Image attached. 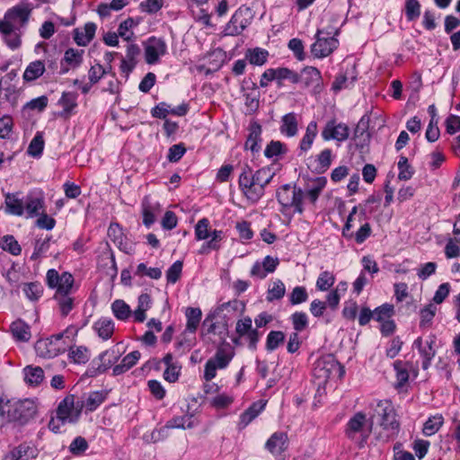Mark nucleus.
<instances>
[{
	"instance_id": "5fc2aeb1",
	"label": "nucleus",
	"mask_w": 460,
	"mask_h": 460,
	"mask_svg": "<svg viewBox=\"0 0 460 460\" xmlns=\"http://www.w3.org/2000/svg\"><path fill=\"white\" fill-rule=\"evenodd\" d=\"M54 299L57 301L61 316L66 317L74 308V298L69 295L54 296Z\"/></svg>"
},
{
	"instance_id": "f8f14e48",
	"label": "nucleus",
	"mask_w": 460,
	"mask_h": 460,
	"mask_svg": "<svg viewBox=\"0 0 460 460\" xmlns=\"http://www.w3.org/2000/svg\"><path fill=\"white\" fill-rule=\"evenodd\" d=\"M304 87H313L314 93H318L323 89V77L321 72L314 66H305L297 73V84Z\"/></svg>"
},
{
	"instance_id": "a18cd8bd",
	"label": "nucleus",
	"mask_w": 460,
	"mask_h": 460,
	"mask_svg": "<svg viewBox=\"0 0 460 460\" xmlns=\"http://www.w3.org/2000/svg\"><path fill=\"white\" fill-rule=\"evenodd\" d=\"M43 286L38 281L25 283L22 287L23 293L31 301L39 300L43 294Z\"/></svg>"
},
{
	"instance_id": "9d476101",
	"label": "nucleus",
	"mask_w": 460,
	"mask_h": 460,
	"mask_svg": "<svg viewBox=\"0 0 460 460\" xmlns=\"http://www.w3.org/2000/svg\"><path fill=\"white\" fill-rule=\"evenodd\" d=\"M252 11L244 5L240 6L226 23L224 32L227 36L240 35L252 22Z\"/></svg>"
},
{
	"instance_id": "412c9836",
	"label": "nucleus",
	"mask_w": 460,
	"mask_h": 460,
	"mask_svg": "<svg viewBox=\"0 0 460 460\" xmlns=\"http://www.w3.org/2000/svg\"><path fill=\"white\" fill-rule=\"evenodd\" d=\"M97 26L94 22H86L84 28H75L73 31L75 42L81 47L87 46L95 36Z\"/></svg>"
},
{
	"instance_id": "37998d69",
	"label": "nucleus",
	"mask_w": 460,
	"mask_h": 460,
	"mask_svg": "<svg viewBox=\"0 0 460 460\" xmlns=\"http://www.w3.org/2000/svg\"><path fill=\"white\" fill-rule=\"evenodd\" d=\"M444 423V418L440 414L429 417L424 423L422 432L425 436L429 437L439 430Z\"/></svg>"
},
{
	"instance_id": "774afa93",
	"label": "nucleus",
	"mask_w": 460,
	"mask_h": 460,
	"mask_svg": "<svg viewBox=\"0 0 460 460\" xmlns=\"http://www.w3.org/2000/svg\"><path fill=\"white\" fill-rule=\"evenodd\" d=\"M186 147L183 143H179L170 146L167 154V160L170 163L179 162L186 153Z\"/></svg>"
},
{
	"instance_id": "423d86ee",
	"label": "nucleus",
	"mask_w": 460,
	"mask_h": 460,
	"mask_svg": "<svg viewBox=\"0 0 460 460\" xmlns=\"http://www.w3.org/2000/svg\"><path fill=\"white\" fill-rule=\"evenodd\" d=\"M367 415L362 411L356 412L347 422L344 429L346 437L358 444L362 448L367 444V438L371 432L372 423L368 429H366Z\"/></svg>"
},
{
	"instance_id": "c756f323",
	"label": "nucleus",
	"mask_w": 460,
	"mask_h": 460,
	"mask_svg": "<svg viewBox=\"0 0 460 460\" xmlns=\"http://www.w3.org/2000/svg\"><path fill=\"white\" fill-rule=\"evenodd\" d=\"M93 328L101 339L107 341L114 332V323L109 317H101L93 323Z\"/></svg>"
},
{
	"instance_id": "cd10ccee",
	"label": "nucleus",
	"mask_w": 460,
	"mask_h": 460,
	"mask_svg": "<svg viewBox=\"0 0 460 460\" xmlns=\"http://www.w3.org/2000/svg\"><path fill=\"white\" fill-rule=\"evenodd\" d=\"M140 357L141 354L138 350L128 353L122 358L119 364L113 367L112 375L117 376L126 373L137 363Z\"/></svg>"
},
{
	"instance_id": "79ce46f5",
	"label": "nucleus",
	"mask_w": 460,
	"mask_h": 460,
	"mask_svg": "<svg viewBox=\"0 0 460 460\" xmlns=\"http://www.w3.org/2000/svg\"><path fill=\"white\" fill-rule=\"evenodd\" d=\"M437 312V306L429 303L420 311V328L427 329L432 325L433 318Z\"/></svg>"
},
{
	"instance_id": "09e8293b",
	"label": "nucleus",
	"mask_w": 460,
	"mask_h": 460,
	"mask_svg": "<svg viewBox=\"0 0 460 460\" xmlns=\"http://www.w3.org/2000/svg\"><path fill=\"white\" fill-rule=\"evenodd\" d=\"M234 357L233 352H228L223 348H219L213 358H209L219 369L226 368Z\"/></svg>"
},
{
	"instance_id": "72a5a7b5",
	"label": "nucleus",
	"mask_w": 460,
	"mask_h": 460,
	"mask_svg": "<svg viewBox=\"0 0 460 460\" xmlns=\"http://www.w3.org/2000/svg\"><path fill=\"white\" fill-rule=\"evenodd\" d=\"M45 63L41 60L31 62L25 68L22 78L25 82H32L40 78L45 72Z\"/></svg>"
},
{
	"instance_id": "6ab92c4d",
	"label": "nucleus",
	"mask_w": 460,
	"mask_h": 460,
	"mask_svg": "<svg viewBox=\"0 0 460 460\" xmlns=\"http://www.w3.org/2000/svg\"><path fill=\"white\" fill-rule=\"evenodd\" d=\"M327 184V179L324 176H318L308 181L305 191V199L312 205H315L322 191Z\"/></svg>"
},
{
	"instance_id": "a211bd4d",
	"label": "nucleus",
	"mask_w": 460,
	"mask_h": 460,
	"mask_svg": "<svg viewBox=\"0 0 460 460\" xmlns=\"http://www.w3.org/2000/svg\"><path fill=\"white\" fill-rule=\"evenodd\" d=\"M37 447L31 443L24 442L13 447L4 456V460H30L37 457Z\"/></svg>"
},
{
	"instance_id": "2eb2a0df",
	"label": "nucleus",
	"mask_w": 460,
	"mask_h": 460,
	"mask_svg": "<svg viewBox=\"0 0 460 460\" xmlns=\"http://www.w3.org/2000/svg\"><path fill=\"white\" fill-rule=\"evenodd\" d=\"M248 131L249 134L244 143V149L250 150L253 155L258 154L261 149L262 128L258 121L252 120L248 127Z\"/></svg>"
},
{
	"instance_id": "69168bd1",
	"label": "nucleus",
	"mask_w": 460,
	"mask_h": 460,
	"mask_svg": "<svg viewBox=\"0 0 460 460\" xmlns=\"http://www.w3.org/2000/svg\"><path fill=\"white\" fill-rule=\"evenodd\" d=\"M135 275L143 277L147 276L152 279H159L162 277V270L160 268H147L144 262L137 266Z\"/></svg>"
},
{
	"instance_id": "338daca9",
	"label": "nucleus",
	"mask_w": 460,
	"mask_h": 460,
	"mask_svg": "<svg viewBox=\"0 0 460 460\" xmlns=\"http://www.w3.org/2000/svg\"><path fill=\"white\" fill-rule=\"evenodd\" d=\"M323 363L324 365H329L330 368H326V375L325 377H330L331 371H335V373L338 375V377L341 378L345 374V368L344 367L338 362L333 356L329 355L326 358L323 359Z\"/></svg>"
},
{
	"instance_id": "58836bf2",
	"label": "nucleus",
	"mask_w": 460,
	"mask_h": 460,
	"mask_svg": "<svg viewBox=\"0 0 460 460\" xmlns=\"http://www.w3.org/2000/svg\"><path fill=\"white\" fill-rule=\"evenodd\" d=\"M274 81H276L278 87L283 86V81L288 80L292 84H297V73L288 67L273 68Z\"/></svg>"
},
{
	"instance_id": "6e6d98bb",
	"label": "nucleus",
	"mask_w": 460,
	"mask_h": 460,
	"mask_svg": "<svg viewBox=\"0 0 460 460\" xmlns=\"http://www.w3.org/2000/svg\"><path fill=\"white\" fill-rule=\"evenodd\" d=\"M308 300V293L304 286L295 287L288 296V301L292 305L305 303Z\"/></svg>"
},
{
	"instance_id": "39448f33",
	"label": "nucleus",
	"mask_w": 460,
	"mask_h": 460,
	"mask_svg": "<svg viewBox=\"0 0 460 460\" xmlns=\"http://www.w3.org/2000/svg\"><path fill=\"white\" fill-rule=\"evenodd\" d=\"M276 199L283 208H294V212L303 214L305 191L296 184L286 183L276 191Z\"/></svg>"
},
{
	"instance_id": "c03bdc74",
	"label": "nucleus",
	"mask_w": 460,
	"mask_h": 460,
	"mask_svg": "<svg viewBox=\"0 0 460 460\" xmlns=\"http://www.w3.org/2000/svg\"><path fill=\"white\" fill-rule=\"evenodd\" d=\"M285 341V333L281 331H270L266 339L265 349L271 352L277 349Z\"/></svg>"
},
{
	"instance_id": "4d7b16f0",
	"label": "nucleus",
	"mask_w": 460,
	"mask_h": 460,
	"mask_svg": "<svg viewBox=\"0 0 460 460\" xmlns=\"http://www.w3.org/2000/svg\"><path fill=\"white\" fill-rule=\"evenodd\" d=\"M286 293V288L284 283L280 279H277L273 282L272 288H270L267 292V301L272 302L274 300L281 299Z\"/></svg>"
},
{
	"instance_id": "f257e3e1",
	"label": "nucleus",
	"mask_w": 460,
	"mask_h": 460,
	"mask_svg": "<svg viewBox=\"0 0 460 460\" xmlns=\"http://www.w3.org/2000/svg\"><path fill=\"white\" fill-rule=\"evenodd\" d=\"M32 9L29 4H18L9 9L0 20V34L6 46L12 49H18L22 45V37L24 34Z\"/></svg>"
},
{
	"instance_id": "0eeeda50",
	"label": "nucleus",
	"mask_w": 460,
	"mask_h": 460,
	"mask_svg": "<svg viewBox=\"0 0 460 460\" xmlns=\"http://www.w3.org/2000/svg\"><path fill=\"white\" fill-rule=\"evenodd\" d=\"M238 187L242 194L251 204H256L263 196L261 184H259L252 176V167L245 164L238 178Z\"/></svg>"
},
{
	"instance_id": "7ed1b4c3",
	"label": "nucleus",
	"mask_w": 460,
	"mask_h": 460,
	"mask_svg": "<svg viewBox=\"0 0 460 460\" xmlns=\"http://www.w3.org/2000/svg\"><path fill=\"white\" fill-rule=\"evenodd\" d=\"M373 413L370 415V421L373 424L374 419L377 418V422L383 429L391 431L393 435H397L400 430V422L396 420V412L390 400H380L370 405Z\"/></svg>"
},
{
	"instance_id": "c9c22d12",
	"label": "nucleus",
	"mask_w": 460,
	"mask_h": 460,
	"mask_svg": "<svg viewBox=\"0 0 460 460\" xmlns=\"http://www.w3.org/2000/svg\"><path fill=\"white\" fill-rule=\"evenodd\" d=\"M244 56L251 65L261 66L268 61L269 51L256 47L248 49Z\"/></svg>"
},
{
	"instance_id": "4468645a",
	"label": "nucleus",
	"mask_w": 460,
	"mask_h": 460,
	"mask_svg": "<svg viewBox=\"0 0 460 460\" xmlns=\"http://www.w3.org/2000/svg\"><path fill=\"white\" fill-rule=\"evenodd\" d=\"M36 413L37 407L33 401L25 399L13 404L11 417L13 420L19 421L22 424H25L31 419L34 418Z\"/></svg>"
},
{
	"instance_id": "bf43d9fd",
	"label": "nucleus",
	"mask_w": 460,
	"mask_h": 460,
	"mask_svg": "<svg viewBox=\"0 0 460 460\" xmlns=\"http://www.w3.org/2000/svg\"><path fill=\"white\" fill-rule=\"evenodd\" d=\"M335 282V276L328 270L320 273L316 280V288L320 291H327L333 286Z\"/></svg>"
},
{
	"instance_id": "5701e85b",
	"label": "nucleus",
	"mask_w": 460,
	"mask_h": 460,
	"mask_svg": "<svg viewBox=\"0 0 460 460\" xmlns=\"http://www.w3.org/2000/svg\"><path fill=\"white\" fill-rule=\"evenodd\" d=\"M434 342V338H431L429 341H427L426 346L423 347L421 337L417 338L413 342V347L418 349L422 358L421 367L424 370L429 367L431 361L436 355V350L433 348Z\"/></svg>"
},
{
	"instance_id": "de8ad7c7",
	"label": "nucleus",
	"mask_w": 460,
	"mask_h": 460,
	"mask_svg": "<svg viewBox=\"0 0 460 460\" xmlns=\"http://www.w3.org/2000/svg\"><path fill=\"white\" fill-rule=\"evenodd\" d=\"M74 277L69 272H63L62 279L56 287V293L54 296L69 295L74 285Z\"/></svg>"
},
{
	"instance_id": "6e6552de",
	"label": "nucleus",
	"mask_w": 460,
	"mask_h": 460,
	"mask_svg": "<svg viewBox=\"0 0 460 460\" xmlns=\"http://www.w3.org/2000/svg\"><path fill=\"white\" fill-rule=\"evenodd\" d=\"M37 356L44 358H53L66 349L63 334H54L46 339H40L34 346Z\"/></svg>"
},
{
	"instance_id": "3c124183",
	"label": "nucleus",
	"mask_w": 460,
	"mask_h": 460,
	"mask_svg": "<svg viewBox=\"0 0 460 460\" xmlns=\"http://www.w3.org/2000/svg\"><path fill=\"white\" fill-rule=\"evenodd\" d=\"M252 176H254L255 181H257L259 184H261V189L265 192L266 187L274 177V172H272L269 167H262L255 172L252 171Z\"/></svg>"
},
{
	"instance_id": "8fccbe9b",
	"label": "nucleus",
	"mask_w": 460,
	"mask_h": 460,
	"mask_svg": "<svg viewBox=\"0 0 460 460\" xmlns=\"http://www.w3.org/2000/svg\"><path fill=\"white\" fill-rule=\"evenodd\" d=\"M420 3L419 0H405L404 13L408 22L419 19L420 15Z\"/></svg>"
},
{
	"instance_id": "ea45409f",
	"label": "nucleus",
	"mask_w": 460,
	"mask_h": 460,
	"mask_svg": "<svg viewBox=\"0 0 460 460\" xmlns=\"http://www.w3.org/2000/svg\"><path fill=\"white\" fill-rule=\"evenodd\" d=\"M405 365L402 360H395L393 364L396 376L394 387L397 389L403 387L409 381L410 375Z\"/></svg>"
},
{
	"instance_id": "dca6fc26",
	"label": "nucleus",
	"mask_w": 460,
	"mask_h": 460,
	"mask_svg": "<svg viewBox=\"0 0 460 460\" xmlns=\"http://www.w3.org/2000/svg\"><path fill=\"white\" fill-rule=\"evenodd\" d=\"M288 447V437L286 432L276 431L266 441L265 449L274 456H280Z\"/></svg>"
},
{
	"instance_id": "052dcab7",
	"label": "nucleus",
	"mask_w": 460,
	"mask_h": 460,
	"mask_svg": "<svg viewBox=\"0 0 460 460\" xmlns=\"http://www.w3.org/2000/svg\"><path fill=\"white\" fill-rule=\"evenodd\" d=\"M44 149V139L40 133H37L31 141L27 153L32 157H40Z\"/></svg>"
},
{
	"instance_id": "0e129e2a",
	"label": "nucleus",
	"mask_w": 460,
	"mask_h": 460,
	"mask_svg": "<svg viewBox=\"0 0 460 460\" xmlns=\"http://www.w3.org/2000/svg\"><path fill=\"white\" fill-rule=\"evenodd\" d=\"M209 220L203 217L195 226V238L198 241L206 240L210 236Z\"/></svg>"
},
{
	"instance_id": "864d4df0",
	"label": "nucleus",
	"mask_w": 460,
	"mask_h": 460,
	"mask_svg": "<svg viewBox=\"0 0 460 460\" xmlns=\"http://www.w3.org/2000/svg\"><path fill=\"white\" fill-rule=\"evenodd\" d=\"M88 448L89 444L82 436L75 437L68 447L69 452L75 456H83Z\"/></svg>"
},
{
	"instance_id": "c85d7f7f",
	"label": "nucleus",
	"mask_w": 460,
	"mask_h": 460,
	"mask_svg": "<svg viewBox=\"0 0 460 460\" xmlns=\"http://www.w3.org/2000/svg\"><path fill=\"white\" fill-rule=\"evenodd\" d=\"M5 205L7 213L11 215L20 217L24 214V197L20 199L19 193H7Z\"/></svg>"
},
{
	"instance_id": "b1692460",
	"label": "nucleus",
	"mask_w": 460,
	"mask_h": 460,
	"mask_svg": "<svg viewBox=\"0 0 460 460\" xmlns=\"http://www.w3.org/2000/svg\"><path fill=\"white\" fill-rule=\"evenodd\" d=\"M78 94L73 92H64L61 98L58 100V104L62 106L63 110L58 113V116L64 119L69 118L75 111L77 107Z\"/></svg>"
},
{
	"instance_id": "a878e982",
	"label": "nucleus",
	"mask_w": 460,
	"mask_h": 460,
	"mask_svg": "<svg viewBox=\"0 0 460 460\" xmlns=\"http://www.w3.org/2000/svg\"><path fill=\"white\" fill-rule=\"evenodd\" d=\"M108 394L107 390L91 392L85 400L81 402L80 408L84 407L87 412H93L106 401Z\"/></svg>"
},
{
	"instance_id": "e2e57ef3",
	"label": "nucleus",
	"mask_w": 460,
	"mask_h": 460,
	"mask_svg": "<svg viewBox=\"0 0 460 460\" xmlns=\"http://www.w3.org/2000/svg\"><path fill=\"white\" fill-rule=\"evenodd\" d=\"M133 18L128 17L125 21L121 22L118 28V35L126 41H130L134 37V32L130 31V29L135 26Z\"/></svg>"
},
{
	"instance_id": "aec40b11",
	"label": "nucleus",
	"mask_w": 460,
	"mask_h": 460,
	"mask_svg": "<svg viewBox=\"0 0 460 460\" xmlns=\"http://www.w3.org/2000/svg\"><path fill=\"white\" fill-rule=\"evenodd\" d=\"M84 49H76L73 48L67 49L61 60V74L68 72L69 68H76L83 63Z\"/></svg>"
},
{
	"instance_id": "473e14b6",
	"label": "nucleus",
	"mask_w": 460,
	"mask_h": 460,
	"mask_svg": "<svg viewBox=\"0 0 460 460\" xmlns=\"http://www.w3.org/2000/svg\"><path fill=\"white\" fill-rule=\"evenodd\" d=\"M185 316L187 319L185 332L194 333L196 332L202 317V312L199 307H187L185 310Z\"/></svg>"
},
{
	"instance_id": "4c0bfd02",
	"label": "nucleus",
	"mask_w": 460,
	"mask_h": 460,
	"mask_svg": "<svg viewBox=\"0 0 460 460\" xmlns=\"http://www.w3.org/2000/svg\"><path fill=\"white\" fill-rule=\"evenodd\" d=\"M288 152V149L286 144L279 140H271L267 144L264 149V156L268 159H272L280 155H284Z\"/></svg>"
},
{
	"instance_id": "ddd939ff",
	"label": "nucleus",
	"mask_w": 460,
	"mask_h": 460,
	"mask_svg": "<svg viewBox=\"0 0 460 460\" xmlns=\"http://www.w3.org/2000/svg\"><path fill=\"white\" fill-rule=\"evenodd\" d=\"M166 51L167 46L163 39L150 37L145 45L146 62L149 65L156 64L160 57L165 55Z\"/></svg>"
},
{
	"instance_id": "9b49d317",
	"label": "nucleus",
	"mask_w": 460,
	"mask_h": 460,
	"mask_svg": "<svg viewBox=\"0 0 460 460\" xmlns=\"http://www.w3.org/2000/svg\"><path fill=\"white\" fill-rule=\"evenodd\" d=\"M321 136L324 141L344 142L349 137V128L347 124L337 122L335 119H332L325 123Z\"/></svg>"
},
{
	"instance_id": "680f3d73",
	"label": "nucleus",
	"mask_w": 460,
	"mask_h": 460,
	"mask_svg": "<svg viewBox=\"0 0 460 460\" xmlns=\"http://www.w3.org/2000/svg\"><path fill=\"white\" fill-rule=\"evenodd\" d=\"M3 250L10 252L12 255L17 256L22 252V247L13 235H4L2 240Z\"/></svg>"
},
{
	"instance_id": "4be33fe9",
	"label": "nucleus",
	"mask_w": 460,
	"mask_h": 460,
	"mask_svg": "<svg viewBox=\"0 0 460 460\" xmlns=\"http://www.w3.org/2000/svg\"><path fill=\"white\" fill-rule=\"evenodd\" d=\"M143 224L149 228L155 222V213L160 211L159 202H153L149 196H145L141 202Z\"/></svg>"
},
{
	"instance_id": "f3484780",
	"label": "nucleus",
	"mask_w": 460,
	"mask_h": 460,
	"mask_svg": "<svg viewBox=\"0 0 460 460\" xmlns=\"http://www.w3.org/2000/svg\"><path fill=\"white\" fill-rule=\"evenodd\" d=\"M44 196L41 191H31L24 197V211L27 217L40 216L44 208Z\"/></svg>"
},
{
	"instance_id": "f704fd0d",
	"label": "nucleus",
	"mask_w": 460,
	"mask_h": 460,
	"mask_svg": "<svg viewBox=\"0 0 460 460\" xmlns=\"http://www.w3.org/2000/svg\"><path fill=\"white\" fill-rule=\"evenodd\" d=\"M332 161V151L329 148H325L315 156L314 163L315 166L313 172L316 173L325 172L331 166Z\"/></svg>"
},
{
	"instance_id": "e433bc0d",
	"label": "nucleus",
	"mask_w": 460,
	"mask_h": 460,
	"mask_svg": "<svg viewBox=\"0 0 460 460\" xmlns=\"http://www.w3.org/2000/svg\"><path fill=\"white\" fill-rule=\"evenodd\" d=\"M358 210H359V221L364 220L366 218L367 209L365 208H362L361 205L354 206L352 208L351 211L349 212V214L347 217L346 223L342 228V235L346 239L352 238L353 233H350L349 230L353 227L352 221L354 220V217L358 213Z\"/></svg>"
},
{
	"instance_id": "20e7f679",
	"label": "nucleus",
	"mask_w": 460,
	"mask_h": 460,
	"mask_svg": "<svg viewBox=\"0 0 460 460\" xmlns=\"http://www.w3.org/2000/svg\"><path fill=\"white\" fill-rule=\"evenodd\" d=\"M339 29L327 28L317 30L316 40L311 46V53L314 58H323L331 55L339 46L337 36Z\"/></svg>"
},
{
	"instance_id": "13d9d810",
	"label": "nucleus",
	"mask_w": 460,
	"mask_h": 460,
	"mask_svg": "<svg viewBox=\"0 0 460 460\" xmlns=\"http://www.w3.org/2000/svg\"><path fill=\"white\" fill-rule=\"evenodd\" d=\"M374 320L376 322H384L389 320L394 314V307L393 305L385 303L377 306L374 311Z\"/></svg>"
},
{
	"instance_id": "bb28decb",
	"label": "nucleus",
	"mask_w": 460,
	"mask_h": 460,
	"mask_svg": "<svg viewBox=\"0 0 460 460\" xmlns=\"http://www.w3.org/2000/svg\"><path fill=\"white\" fill-rule=\"evenodd\" d=\"M279 131L288 137H293L297 134L298 120L295 112H289L282 116Z\"/></svg>"
},
{
	"instance_id": "393cba45",
	"label": "nucleus",
	"mask_w": 460,
	"mask_h": 460,
	"mask_svg": "<svg viewBox=\"0 0 460 460\" xmlns=\"http://www.w3.org/2000/svg\"><path fill=\"white\" fill-rule=\"evenodd\" d=\"M266 402L262 400L252 402L241 415L238 427L240 429L247 427L265 408Z\"/></svg>"
},
{
	"instance_id": "49530a36",
	"label": "nucleus",
	"mask_w": 460,
	"mask_h": 460,
	"mask_svg": "<svg viewBox=\"0 0 460 460\" xmlns=\"http://www.w3.org/2000/svg\"><path fill=\"white\" fill-rule=\"evenodd\" d=\"M111 310L114 316L120 321H126L131 314L129 305L120 299H117L111 304Z\"/></svg>"
},
{
	"instance_id": "a19ab883",
	"label": "nucleus",
	"mask_w": 460,
	"mask_h": 460,
	"mask_svg": "<svg viewBox=\"0 0 460 460\" xmlns=\"http://www.w3.org/2000/svg\"><path fill=\"white\" fill-rule=\"evenodd\" d=\"M68 358L75 364H85L90 359V351L85 346L71 347Z\"/></svg>"
},
{
	"instance_id": "f03ea898",
	"label": "nucleus",
	"mask_w": 460,
	"mask_h": 460,
	"mask_svg": "<svg viewBox=\"0 0 460 460\" xmlns=\"http://www.w3.org/2000/svg\"><path fill=\"white\" fill-rule=\"evenodd\" d=\"M79 405L75 406V395L68 394L58 405L56 418H51L49 422V429L54 433H60L61 427L66 423L75 424L78 421L81 413Z\"/></svg>"
},
{
	"instance_id": "7c9ffc66",
	"label": "nucleus",
	"mask_w": 460,
	"mask_h": 460,
	"mask_svg": "<svg viewBox=\"0 0 460 460\" xmlns=\"http://www.w3.org/2000/svg\"><path fill=\"white\" fill-rule=\"evenodd\" d=\"M13 339L17 341L26 342L31 339V327L22 320H16L10 325Z\"/></svg>"
},
{
	"instance_id": "1a4fd4ad",
	"label": "nucleus",
	"mask_w": 460,
	"mask_h": 460,
	"mask_svg": "<svg viewBox=\"0 0 460 460\" xmlns=\"http://www.w3.org/2000/svg\"><path fill=\"white\" fill-rule=\"evenodd\" d=\"M119 358V351L114 348L102 352L97 358L92 360L85 371V376L88 377H96L103 374L117 362Z\"/></svg>"
},
{
	"instance_id": "603ef678",
	"label": "nucleus",
	"mask_w": 460,
	"mask_h": 460,
	"mask_svg": "<svg viewBox=\"0 0 460 460\" xmlns=\"http://www.w3.org/2000/svg\"><path fill=\"white\" fill-rule=\"evenodd\" d=\"M399 173L398 178L401 181H408L414 174V169L408 162V158L406 156L401 155L399 157V161L397 164Z\"/></svg>"
},
{
	"instance_id": "2f4dec72",
	"label": "nucleus",
	"mask_w": 460,
	"mask_h": 460,
	"mask_svg": "<svg viewBox=\"0 0 460 460\" xmlns=\"http://www.w3.org/2000/svg\"><path fill=\"white\" fill-rule=\"evenodd\" d=\"M22 372L24 381L30 386H38L44 379V371L40 367L26 366Z\"/></svg>"
}]
</instances>
